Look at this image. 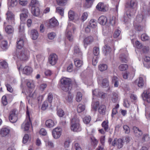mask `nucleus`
<instances>
[{
    "label": "nucleus",
    "instance_id": "1",
    "mask_svg": "<svg viewBox=\"0 0 150 150\" xmlns=\"http://www.w3.org/2000/svg\"><path fill=\"white\" fill-rule=\"evenodd\" d=\"M62 89L65 92L70 90L72 88L71 80L69 78L64 77L61 79Z\"/></svg>",
    "mask_w": 150,
    "mask_h": 150
},
{
    "label": "nucleus",
    "instance_id": "2",
    "mask_svg": "<svg viewBox=\"0 0 150 150\" xmlns=\"http://www.w3.org/2000/svg\"><path fill=\"white\" fill-rule=\"evenodd\" d=\"M17 58L23 61L27 60L29 57V52L25 50H23L17 52L16 54Z\"/></svg>",
    "mask_w": 150,
    "mask_h": 150
},
{
    "label": "nucleus",
    "instance_id": "3",
    "mask_svg": "<svg viewBox=\"0 0 150 150\" xmlns=\"http://www.w3.org/2000/svg\"><path fill=\"white\" fill-rule=\"evenodd\" d=\"M73 30V33L76 30L75 26L71 23L69 24L67 29V37L70 41L73 40V36L71 33V30Z\"/></svg>",
    "mask_w": 150,
    "mask_h": 150
},
{
    "label": "nucleus",
    "instance_id": "4",
    "mask_svg": "<svg viewBox=\"0 0 150 150\" xmlns=\"http://www.w3.org/2000/svg\"><path fill=\"white\" fill-rule=\"evenodd\" d=\"M136 10L130 8L128 9L126 13H125L124 17V21L126 23L129 21L131 18L132 17L135 13Z\"/></svg>",
    "mask_w": 150,
    "mask_h": 150
},
{
    "label": "nucleus",
    "instance_id": "5",
    "mask_svg": "<svg viewBox=\"0 0 150 150\" xmlns=\"http://www.w3.org/2000/svg\"><path fill=\"white\" fill-rule=\"evenodd\" d=\"M27 117L25 121L22 125V128L24 129V131H28L29 130L30 125L31 123L30 119L29 113L28 110L26 111Z\"/></svg>",
    "mask_w": 150,
    "mask_h": 150
},
{
    "label": "nucleus",
    "instance_id": "6",
    "mask_svg": "<svg viewBox=\"0 0 150 150\" xmlns=\"http://www.w3.org/2000/svg\"><path fill=\"white\" fill-rule=\"evenodd\" d=\"M7 16L6 20L7 23L9 24L13 25L15 24V18L14 15L13 13L10 11H8L6 13Z\"/></svg>",
    "mask_w": 150,
    "mask_h": 150
},
{
    "label": "nucleus",
    "instance_id": "7",
    "mask_svg": "<svg viewBox=\"0 0 150 150\" xmlns=\"http://www.w3.org/2000/svg\"><path fill=\"white\" fill-rule=\"evenodd\" d=\"M9 119L10 122L12 123H14L17 121V115L16 113L15 110H13L10 112Z\"/></svg>",
    "mask_w": 150,
    "mask_h": 150
},
{
    "label": "nucleus",
    "instance_id": "8",
    "mask_svg": "<svg viewBox=\"0 0 150 150\" xmlns=\"http://www.w3.org/2000/svg\"><path fill=\"white\" fill-rule=\"evenodd\" d=\"M57 55L55 54L52 53L50 55L48 58L49 62L52 65L55 64L58 60Z\"/></svg>",
    "mask_w": 150,
    "mask_h": 150
},
{
    "label": "nucleus",
    "instance_id": "9",
    "mask_svg": "<svg viewBox=\"0 0 150 150\" xmlns=\"http://www.w3.org/2000/svg\"><path fill=\"white\" fill-rule=\"evenodd\" d=\"M62 129L60 127H57L54 129L52 131V135L54 139L59 138L61 135Z\"/></svg>",
    "mask_w": 150,
    "mask_h": 150
},
{
    "label": "nucleus",
    "instance_id": "10",
    "mask_svg": "<svg viewBox=\"0 0 150 150\" xmlns=\"http://www.w3.org/2000/svg\"><path fill=\"white\" fill-rule=\"evenodd\" d=\"M74 55L75 57L79 59L82 58V54L78 46H76L74 47Z\"/></svg>",
    "mask_w": 150,
    "mask_h": 150
},
{
    "label": "nucleus",
    "instance_id": "11",
    "mask_svg": "<svg viewBox=\"0 0 150 150\" xmlns=\"http://www.w3.org/2000/svg\"><path fill=\"white\" fill-rule=\"evenodd\" d=\"M49 25L50 27L53 28L59 25V23L55 18H53L49 20Z\"/></svg>",
    "mask_w": 150,
    "mask_h": 150
},
{
    "label": "nucleus",
    "instance_id": "12",
    "mask_svg": "<svg viewBox=\"0 0 150 150\" xmlns=\"http://www.w3.org/2000/svg\"><path fill=\"white\" fill-rule=\"evenodd\" d=\"M22 71L23 74L28 75L31 74L32 72L33 69L30 67L27 66L24 67Z\"/></svg>",
    "mask_w": 150,
    "mask_h": 150
},
{
    "label": "nucleus",
    "instance_id": "13",
    "mask_svg": "<svg viewBox=\"0 0 150 150\" xmlns=\"http://www.w3.org/2000/svg\"><path fill=\"white\" fill-rule=\"evenodd\" d=\"M96 7L98 10L103 12L106 11L108 10L107 7L102 2L99 3Z\"/></svg>",
    "mask_w": 150,
    "mask_h": 150
},
{
    "label": "nucleus",
    "instance_id": "14",
    "mask_svg": "<svg viewBox=\"0 0 150 150\" xmlns=\"http://www.w3.org/2000/svg\"><path fill=\"white\" fill-rule=\"evenodd\" d=\"M22 12L20 14V19L22 21H23L25 20V18L28 17L29 12L28 10L25 8L22 9Z\"/></svg>",
    "mask_w": 150,
    "mask_h": 150
},
{
    "label": "nucleus",
    "instance_id": "15",
    "mask_svg": "<svg viewBox=\"0 0 150 150\" xmlns=\"http://www.w3.org/2000/svg\"><path fill=\"white\" fill-rule=\"evenodd\" d=\"M93 95H95L97 96H99L101 98H104L106 96V94L103 92L99 91L98 89H95L92 91Z\"/></svg>",
    "mask_w": 150,
    "mask_h": 150
},
{
    "label": "nucleus",
    "instance_id": "16",
    "mask_svg": "<svg viewBox=\"0 0 150 150\" xmlns=\"http://www.w3.org/2000/svg\"><path fill=\"white\" fill-rule=\"evenodd\" d=\"M142 96L144 100L148 103L150 102V94L149 91H144L142 94Z\"/></svg>",
    "mask_w": 150,
    "mask_h": 150
},
{
    "label": "nucleus",
    "instance_id": "17",
    "mask_svg": "<svg viewBox=\"0 0 150 150\" xmlns=\"http://www.w3.org/2000/svg\"><path fill=\"white\" fill-rule=\"evenodd\" d=\"M122 76L125 79L131 80L134 76V74L132 72L127 71L122 74Z\"/></svg>",
    "mask_w": 150,
    "mask_h": 150
},
{
    "label": "nucleus",
    "instance_id": "18",
    "mask_svg": "<svg viewBox=\"0 0 150 150\" xmlns=\"http://www.w3.org/2000/svg\"><path fill=\"white\" fill-rule=\"evenodd\" d=\"M30 35L32 39L36 40L39 36L38 32L36 30L33 29L30 31Z\"/></svg>",
    "mask_w": 150,
    "mask_h": 150
},
{
    "label": "nucleus",
    "instance_id": "19",
    "mask_svg": "<svg viewBox=\"0 0 150 150\" xmlns=\"http://www.w3.org/2000/svg\"><path fill=\"white\" fill-rule=\"evenodd\" d=\"M93 41V38L92 36H88L85 38L83 40L84 45L85 47L91 44Z\"/></svg>",
    "mask_w": 150,
    "mask_h": 150
},
{
    "label": "nucleus",
    "instance_id": "20",
    "mask_svg": "<svg viewBox=\"0 0 150 150\" xmlns=\"http://www.w3.org/2000/svg\"><path fill=\"white\" fill-rule=\"evenodd\" d=\"M24 45V40L22 38H18L17 42V47L18 49H21Z\"/></svg>",
    "mask_w": 150,
    "mask_h": 150
},
{
    "label": "nucleus",
    "instance_id": "21",
    "mask_svg": "<svg viewBox=\"0 0 150 150\" xmlns=\"http://www.w3.org/2000/svg\"><path fill=\"white\" fill-rule=\"evenodd\" d=\"M71 129L74 132H79L81 130V128L80 126L79 125L77 124H71Z\"/></svg>",
    "mask_w": 150,
    "mask_h": 150
},
{
    "label": "nucleus",
    "instance_id": "22",
    "mask_svg": "<svg viewBox=\"0 0 150 150\" xmlns=\"http://www.w3.org/2000/svg\"><path fill=\"white\" fill-rule=\"evenodd\" d=\"M10 132V129L7 128H3L1 130L0 133L2 137H5L9 134Z\"/></svg>",
    "mask_w": 150,
    "mask_h": 150
},
{
    "label": "nucleus",
    "instance_id": "23",
    "mask_svg": "<svg viewBox=\"0 0 150 150\" xmlns=\"http://www.w3.org/2000/svg\"><path fill=\"white\" fill-rule=\"evenodd\" d=\"M133 129L135 136L138 137H141L143 134L142 131L137 127H133Z\"/></svg>",
    "mask_w": 150,
    "mask_h": 150
},
{
    "label": "nucleus",
    "instance_id": "24",
    "mask_svg": "<svg viewBox=\"0 0 150 150\" xmlns=\"http://www.w3.org/2000/svg\"><path fill=\"white\" fill-rule=\"evenodd\" d=\"M31 12L33 15L35 16H39L40 13V11L38 7L35 8L33 7L31 8Z\"/></svg>",
    "mask_w": 150,
    "mask_h": 150
},
{
    "label": "nucleus",
    "instance_id": "25",
    "mask_svg": "<svg viewBox=\"0 0 150 150\" xmlns=\"http://www.w3.org/2000/svg\"><path fill=\"white\" fill-rule=\"evenodd\" d=\"M106 107L105 105H100L98 108V110L99 113L102 115L105 114Z\"/></svg>",
    "mask_w": 150,
    "mask_h": 150
},
{
    "label": "nucleus",
    "instance_id": "26",
    "mask_svg": "<svg viewBox=\"0 0 150 150\" xmlns=\"http://www.w3.org/2000/svg\"><path fill=\"white\" fill-rule=\"evenodd\" d=\"M98 20L100 24L104 25L105 24L107 21V18L104 16H101L99 18Z\"/></svg>",
    "mask_w": 150,
    "mask_h": 150
},
{
    "label": "nucleus",
    "instance_id": "27",
    "mask_svg": "<svg viewBox=\"0 0 150 150\" xmlns=\"http://www.w3.org/2000/svg\"><path fill=\"white\" fill-rule=\"evenodd\" d=\"M101 125L105 131L108 132L109 130L108 121V120L104 121L102 123Z\"/></svg>",
    "mask_w": 150,
    "mask_h": 150
},
{
    "label": "nucleus",
    "instance_id": "28",
    "mask_svg": "<svg viewBox=\"0 0 150 150\" xmlns=\"http://www.w3.org/2000/svg\"><path fill=\"white\" fill-rule=\"evenodd\" d=\"M88 27H90L91 28H95L97 26L96 20L92 19L89 21V24L88 25Z\"/></svg>",
    "mask_w": 150,
    "mask_h": 150
},
{
    "label": "nucleus",
    "instance_id": "29",
    "mask_svg": "<svg viewBox=\"0 0 150 150\" xmlns=\"http://www.w3.org/2000/svg\"><path fill=\"white\" fill-rule=\"evenodd\" d=\"M118 96L117 93L113 92L111 97V100L113 103H116L118 100Z\"/></svg>",
    "mask_w": 150,
    "mask_h": 150
},
{
    "label": "nucleus",
    "instance_id": "30",
    "mask_svg": "<svg viewBox=\"0 0 150 150\" xmlns=\"http://www.w3.org/2000/svg\"><path fill=\"white\" fill-rule=\"evenodd\" d=\"M30 5L32 8L33 7L35 8L38 7L39 5V3L38 1L37 0H32Z\"/></svg>",
    "mask_w": 150,
    "mask_h": 150
},
{
    "label": "nucleus",
    "instance_id": "31",
    "mask_svg": "<svg viewBox=\"0 0 150 150\" xmlns=\"http://www.w3.org/2000/svg\"><path fill=\"white\" fill-rule=\"evenodd\" d=\"M5 29L6 33L8 34L12 33L13 32V28L11 25H7Z\"/></svg>",
    "mask_w": 150,
    "mask_h": 150
},
{
    "label": "nucleus",
    "instance_id": "32",
    "mask_svg": "<svg viewBox=\"0 0 150 150\" xmlns=\"http://www.w3.org/2000/svg\"><path fill=\"white\" fill-rule=\"evenodd\" d=\"M85 108V106L81 104H79L77 108V111L78 113H81L83 111Z\"/></svg>",
    "mask_w": 150,
    "mask_h": 150
},
{
    "label": "nucleus",
    "instance_id": "33",
    "mask_svg": "<svg viewBox=\"0 0 150 150\" xmlns=\"http://www.w3.org/2000/svg\"><path fill=\"white\" fill-rule=\"evenodd\" d=\"M79 120L76 117L74 116L71 120V124L79 125Z\"/></svg>",
    "mask_w": 150,
    "mask_h": 150
},
{
    "label": "nucleus",
    "instance_id": "34",
    "mask_svg": "<svg viewBox=\"0 0 150 150\" xmlns=\"http://www.w3.org/2000/svg\"><path fill=\"white\" fill-rule=\"evenodd\" d=\"M74 63L75 65L77 67H80L83 64L82 61L77 58L74 59Z\"/></svg>",
    "mask_w": 150,
    "mask_h": 150
},
{
    "label": "nucleus",
    "instance_id": "35",
    "mask_svg": "<svg viewBox=\"0 0 150 150\" xmlns=\"http://www.w3.org/2000/svg\"><path fill=\"white\" fill-rule=\"evenodd\" d=\"M137 2L136 0H131L130 1V8H129V9L132 8L134 9V8L137 7Z\"/></svg>",
    "mask_w": 150,
    "mask_h": 150
},
{
    "label": "nucleus",
    "instance_id": "36",
    "mask_svg": "<svg viewBox=\"0 0 150 150\" xmlns=\"http://www.w3.org/2000/svg\"><path fill=\"white\" fill-rule=\"evenodd\" d=\"M143 19V17L142 14L138 15L137 16L136 18V20L134 22V25H135V23H136V21L138 23H140L142 21Z\"/></svg>",
    "mask_w": 150,
    "mask_h": 150
},
{
    "label": "nucleus",
    "instance_id": "37",
    "mask_svg": "<svg viewBox=\"0 0 150 150\" xmlns=\"http://www.w3.org/2000/svg\"><path fill=\"white\" fill-rule=\"evenodd\" d=\"M127 56L125 54H122L120 56V60L122 62L126 63L127 61Z\"/></svg>",
    "mask_w": 150,
    "mask_h": 150
},
{
    "label": "nucleus",
    "instance_id": "38",
    "mask_svg": "<svg viewBox=\"0 0 150 150\" xmlns=\"http://www.w3.org/2000/svg\"><path fill=\"white\" fill-rule=\"evenodd\" d=\"M128 67V66L127 64H121L119 66L118 69L120 71H123L127 69Z\"/></svg>",
    "mask_w": 150,
    "mask_h": 150
},
{
    "label": "nucleus",
    "instance_id": "39",
    "mask_svg": "<svg viewBox=\"0 0 150 150\" xmlns=\"http://www.w3.org/2000/svg\"><path fill=\"white\" fill-rule=\"evenodd\" d=\"M123 140L121 139H117L116 145L117 147L119 149L121 148L123 145Z\"/></svg>",
    "mask_w": 150,
    "mask_h": 150
},
{
    "label": "nucleus",
    "instance_id": "40",
    "mask_svg": "<svg viewBox=\"0 0 150 150\" xmlns=\"http://www.w3.org/2000/svg\"><path fill=\"white\" fill-rule=\"evenodd\" d=\"M112 81L114 83V86L115 87H117L118 86V78L116 76H114L112 78Z\"/></svg>",
    "mask_w": 150,
    "mask_h": 150
},
{
    "label": "nucleus",
    "instance_id": "41",
    "mask_svg": "<svg viewBox=\"0 0 150 150\" xmlns=\"http://www.w3.org/2000/svg\"><path fill=\"white\" fill-rule=\"evenodd\" d=\"M104 49V53L105 55L109 54L110 53L111 51V48L109 46L107 45H105Z\"/></svg>",
    "mask_w": 150,
    "mask_h": 150
},
{
    "label": "nucleus",
    "instance_id": "42",
    "mask_svg": "<svg viewBox=\"0 0 150 150\" xmlns=\"http://www.w3.org/2000/svg\"><path fill=\"white\" fill-rule=\"evenodd\" d=\"M108 67L107 65L105 64H101L99 65L98 68L100 71H103L106 70Z\"/></svg>",
    "mask_w": 150,
    "mask_h": 150
},
{
    "label": "nucleus",
    "instance_id": "43",
    "mask_svg": "<svg viewBox=\"0 0 150 150\" xmlns=\"http://www.w3.org/2000/svg\"><path fill=\"white\" fill-rule=\"evenodd\" d=\"M82 95L80 92H77L76 97V101L78 102H80L82 99Z\"/></svg>",
    "mask_w": 150,
    "mask_h": 150
},
{
    "label": "nucleus",
    "instance_id": "44",
    "mask_svg": "<svg viewBox=\"0 0 150 150\" xmlns=\"http://www.w3.org/2000/svg\"><path fill=\"white\" fill-rule=\"evenodd\" d=\"M94 0H86L85 5L87 8H90L92 5Z\"/></svg>",
    "mask_w": 150,
    "mask_h": 150
},
{
    "label": "nucleus",
    "instance_id": "45",
    "mask_svg": "<svg viewBox=\"0 0 150 150\" xmlns=\"http://www.w3.org/2000/svg\"><path fill=\"white\" fill-rule=\"evenodd\" d=\"M99 104V102L98 101H97L96 102H93L92 104V108L94 110H96Z\"/></svg>",
    "mask_w": 150,
    "mask_h": 150
},
{
    "label": "nucleus",
    "instance_id": "46",
    "mask_svg": "<svg viewBox=\"0 0 150 150\" xmlns=\"http://www.w3.org/2000/svg\"><path fill=\"white\" fill-rule=\"evenodd\" d=\"M102 86L103 87H106L109 85V81L107 79L105 78L103 79L102 83Z\"/></svg>",
    "mask_w": 150,
    "mask_h": 150
},
{
    "label": "nucleus",
    "instance_id": "47",
    "mask_svg": "<svg viewBox=\"0 0 150 150\" xmlns=\"http://www.w3.org/2000/svg\"><path fill=\"white\" fill-rule=\"evenodd\" d=\"M8 64L5 61H3L0 62V68L2 69H6L8 67Z\"/></svg>",
    "mask_w": 150,
    "mask_h": 150
},
{
    "label": "nucleus",
    "instance_id": "48",
    "mask_svg": "<svg viewBox=\"0 0 150 150\" xmlns=\"http://www.w3.org/2000/svg\"><path fill=\"white\" fill-rule=\"evenodd\" d=\"M74 13L73 11L70 10L68 12V16L69 19L73 20L74 19Z\"/></svg>",
    "mask_w": 150,
    "mask_h": 150
},
{
    "label": "nucleus",
    "instance_id": "49",
    "mask_svg": "<svg viewBox=\"0 0 150 150\" xmlns=\"http://www.w3.org/2000/svg\"><path fill=\"white\" fill-rule=\"evenodd\" d=\"M135 26V29L136 30L141 32L143 31L144 30V28L143 26H141L140 25H137Z\"/></svg>",
    "mask_w": 150,
    "mask_h": 150
},
{
    "label": "nucleus",
    "instance_id": "50",
    "mask_svg": "<svg viewBox=\"0 0 150 150\" xmlns=\"http://www.w3.org/2000/svg\"><path fill=\"white\" fill-rule=\"evenodd\" d=\"M7 41H3L2 42L1 45V47L3 50H6L7 48Z\"/></svg>",
    "mask_w": 150,
    "mask_h": 150
},
{
    "label": "nucleus",
    "instance_id": "51",
    "mask_svg": "<svg viewBox=\"0 0 150 150\" xmlns=\"http://www.w3.org/2000/svg\"><path fill=\"white\" fill-rule=\"evenodd\" d=\"M91 120V117L90 116H88L85 117L83 119V121L85 123L88 124L89 123Z\"/></svg>",
    "mask_w": 150,
    "mask_h": 150
},
{
    "label": "nucleus",
    "instance_id": "52",
    "mask_svg": "<svg viewBox=\"0 0 150 150\" xmlns=\"http://www.w3.org/2000/svg\"><path fill=\"white\" fill-rule=\"evenodd\" d=\"M125 133L126 134H128L130 132V129L129 127L127 125H125L123 126Z\"/></svg>",
    "mask_w": 150,
    "mask_h": 150
},
{
    "label": "nucleus",
    "instance_id": "53",
    "mask_svg": "<svg viewBox=\"0 0 150 150\" xmlns=\"http://www.w3.org/2000/svg\"><path fill=\"white\" fill-rule=\"evenodd\" d=\"M56 12L59 13L61 16H63L64 15V9L60 7L57 8Z\"/></svg>",
    "mask_w": 150,
    "mask_h": 150
},
{
    "label": "nucleus",
    "instance_id": "54",
    "mask_svg": "<svg viewBox=\"0 0 150 150\" xmlns=\"http://www.w3.org/2000/svg\"><path fill=\"white\" fill-rule=\"evenodd\" d=\"M56 1L58 5L60 6H63L65 4L67 0H56Z\"/></svg>",
    "mask_w": 150,
    "mask_h": 150
},
{
    "label": "nucleus",
    "instance_id": "55",
    "mask_svg": "<svg viewBox=\"0 0 150 150\" xmlns=\"http://www.w3.org/2000/svg\"><path fill=\"white\" fill-rule=\"evenodd\" d=\"M9 2L10 1V6L13 7L17 5L18 0H8Z\"/></svg>",
    "mask_w": 150,
    "mask_h": 150
},
{
    "label": "nucleus",
    "instance_id": "56",
    "mask_svg": "<svg viewBox=\"0 0 150 150\" xmlns=\"http://www.w3.org/2000/svg\"><path fill=\"white\" fill-rule=\"evenodd\" d=\"M93 52L95 55H98L99 53V48L96 47H94L93 48Z\"/></svg>",
    "mask_w": 150,
    "mask_h": 150
},
{
    "label": "nucleus",
    "instance_id": "57",
    "mask_svg": "<svg viewBox=\"0 0 150 150\" xmlns=\"http://www.w3.org/2000/svg\"><path fill=\"white\" fill-rule=\"evenodd\" d=\"M56 35L55 33L52 32L48 33L47 35V37L50 40H52L55 37Z\"/></svg>",
    "mask_w": 150,
    "mask_h": 150
},
{
    "label": "nucleus",
    "instance_id": "58",
    "mask_svg": "<svg viewBox=\"0 0 150 150\" xmlns=\"http://www.w3.org/2000/svg\"><path fill=\"white\" fill-rule=\"evenodd\" d=\"M141 39L143 41H146L149 39V36L145 34H143L141 35Z\"/></svg>",
    "mask_w": 150,
    "mask_h": 150
},
{
    "label": "nucleus",
    "instance_id": "59",
    "mask_svg": "<svg viewBox=\"0 0 150 150\" xmlns=\"http://www.w3.org/2000/svg\"><path fill=\"white\" fill-rule=\"evenodd\" d=\"M27 86L29 88H33L35 87L34 83L33 81H28L27 83Z\"/></svg>",
    "mask_w": 150,
    "mask_h": 150
},
{
    "label": "nucleus",
    "instance_id": "60",
    "mask_svg": "<svg viewBox=\"0 0 150 150\" xmlns=\"http://www.w3.org/2000/svg\"><path fill=\"white\" fill-rule=\"evenodd\" d=\"M150 140V138L148 134H144L142 138V140L143 142L149 141Z\"/></svg>",
    "mask_w": 150,
    "mask_h": 150
},
{
    "label": "nucleus",
    "instance_id": "61",
    "mask_svg": "<svg viewBox=\"0 0 150 150\" xmlns=\"http://www.w3.org/2000/svg\"><path fill=\"white\" fill-rule=\"evenodd\" d=\"M53 98L52 93H50L47 96V99L49 102L50 103V104L51 106V103L53 99Z\"/></svg>",
    "mask_w": 150,
    "mask_h": 150
},
{
    "label": "nucleus",
    "instance_id": "62",
    "mask_svg": "<svg viewBox=\"0 0 150 150\" xmlns=\"http://www.w3.org/2000/svg\"><path fill=\"white\" fill-rule=\"evenodd\" d=\"M54 125V123L52 120L49 119L47 120V127H51Z\"/></svg>",
    "mask_w": 150,
    "mask_h": 150
},
{
    "label": "nucleus",
    "instance_id": "63",
    "mask_svg": "<svg viewBox=\"0 0 150 150\" xmlns=\"http://www.w3.org/2000/svg\"><path fill=\"white\" fill-rule=\"evenodd\" d=\"M39 133L40 135L44 136L46 135L47 132L45 129L42 128L39 131Z\"/></svg>",
    "mask_w": 150,
    "mask_h": 150
},
{
    "label": "nucleus",
    "instance_id": "64",
    "mask_svg": "<svg viewBox=\"0 0 150 150\" xmlns=\"http://www.w3.org/2000/svg\"><path fill=\"white\" fill-rule=\"evenodd\" d=\"M117 19L116 18L115 16H113L110 20V23L112 25H113L115 23Z\"/></svg>",
    "mask_w": 150,
    "mask_h": 150
}]
</instances>
